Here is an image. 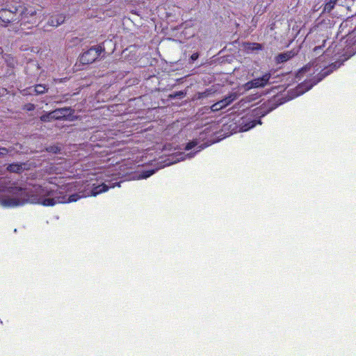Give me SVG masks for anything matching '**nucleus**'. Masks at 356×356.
I'll return each mask as SVG.
<instances>
[{"label": "nucleus", "mask_w": 356, "mask_h": 356, "mask_svg": "<svg viewBox=\"0 0 356 356\" xmlns=\"http://www.w3.org/2000/svg\"><path fill=\"white\" fill-rule=\"evenodd\" d=\"M115 184L106 185L102 184L98 186L92 184L90 190V184L81 181L65 183L59 186V192L55 191V197H49L44 199L42 203L44 206H54L56 204L76 202L81 197L96 196L106 192L110 188H114Z\"/></svg>", "instance_id": "nucleus-1"}, {"label": "nucleus", "mask_w": 356, "mask_h": 356, "mask_svg": "<svg viewBox=\"0 0 356 356\" xmlns=\"http://www.w3.org/2000/svg\"><path fill=\"white\" fill-rule=\"evenodd\" d=\"M8 191L10 195L6 196L0 200V204L4 207H15L24 205L26 203H38L44 205L42 202L49 197H55V191H47L38 200L30 199L28 196L27 191L19 187H9Z\"/></svg>", "instance_id": "nucleus-2"}, {"label": "nucleus", "mask_w": 356, "mask_h": 356, "mask_svg": "<svg viewBox=\"0 0 356 356\" xmlns=\"http://www.w3.org/2000/svg\"><path fill=\"white\" fill-rule=\"evenodd\" d=\"M19 13L20 17L19 21L21 26H26V24L33 26L38 23L37 12L34 8L19 6Z\"/></svg>", "instance_id": "nucleus-3"}, {"label": "nucleus", "mask_w": 356, "mask_h": 356, "mask_svg": "<svg viewBox=\"0 0 356 356\" xmlns=\"http://www.w3.org/2000/svg\"><path fill=\"white\" fill-rule=\"evenodd\" d=\"M19 10V6H13L11 9L2 8L0 10V19L7 26L11 22L18 19L17 13Z\"/></svg>", "instance_id": "nucleus-4"}, {"label": "nucleus", "mask_w": 356, "mask_h": 356, "mask_svg": "<svg viewBox=\"0 0 356 356\" xmlns=\"http://www.w3.org/2000/svg\"><path fill=\"white\" fill-rule=\"evenodd\" d=\"M270 76L271 75L270 73H266L260 78L254 79L247 82L244 84L243 88L245 90H249L255 88H263L268 85Z\"/></svg>", "instance_id": "nucleus-5"}, {"label": "nucleus", "mask_w": 356, "mask_h": 356, "mask_svg": "<svg viewBox=\"0 0 356 356\" xmlns=\"http://www.w3.org/2000/svg\"><path fill=\"white\" fill-rule=\"evenodd\" d=\"M98 58V54L93 49H90L84 52L81 58L80 61L83 64H90L93 63Z\"/></svg>", "instance_id": "nucleus-6"}, {"label": "nucleus", "mask_w": 356, "mask_h": 356, "mask_svg": "<svg viewBox=\"0 0 356 356\" xmlns=\"http://www.w3.org/2000/svg\"><path fill=\"white\" fill-rule=\"evenodd\" d=\"M53 118L54 120H61L72 115V110L70 108H61L52 111Z\"/></svg>", "instance_id": "nucleus-7"}, {"label": "nucleus", "mask_w": 356, "mask_h": 356, "mask_svg": "<svg viewBox=\"0 0 356 356\" xmlns=\"http://www.w3.org/2000/svg\"><path fill=\"white\" fill-rule=\"evenodd\" d=\"M65 21V16L63 15H57L52 16L48 23L50 26H58L63 24Z\"/></svg>", "instance_id": "nucleus-8"}, {"label": "nucleus", "mask_w": 356, "mask_h": 356, "mask_svg": "<svg viewBox=\"0 0 356 356\" xmlns=\"http://www.w3.org/2000/svg\"><path fill=\"white\" fill-rule=\"evenodd\" d=\"M329 73H330V72H329V71L324 72V73L321 75V76L319 79H318V80H317L316 81L314 82L312 84L309 85V86H307V88H306L304 90H302V88L303 87H305V86H307V83H304V84H302V85L299 86V87H298V90H299V92H299V93H302H302H304L305 91H307L308 90H309V89L313 86V85H314V84H316V83L319 82V81H320L323 78H324L325 76H326L327 75H328V74H329Z\"/></svg>", "instance_id": "nucleus-9"}, {"label": "nucleus", "mask_w": 356, "mask_h": 356, "mask_svg": "<svg viewBox=\"0 0 356 356\" xmlns=\"http://www.w3.org/2000/svg\"><path fill=\"white\" fill-rule=\"evenodd\" d=\"M295 54L296 53L293 51H288L286 53L280 54L277 56V61L278 63L285 62L294 56Z\"/></svg>", "instance_id": "nucleus-10"}, {"label": "nucleus", "mask_w": 356, "mask_h": 356, "mask_svg": "<svg viewBox=\"0 0 356 356\" xmlns=\"http://www.w3.org/2000/svg\"><path fill=\"white\" fill-rule=\"evenodd\" d=\"M226 106H227L226 104V101L222 99V100L213 104L211 106V109L212 111H220V110L225 108Z\"/></svg>", "instance_id": "nucleus-11"}, {"label": "nucleus", "mask_w": 356, "mask_h": 356, "mask_svg": "<svg viewBox=\"0 0 356 356\" xmlns=\"http://www.w3.org/2000/svg\"><path fill=\"white\" fill-rule=\"evenodd\" d=\"M24 165L22 164H18V163H14L10 164L7 167V170L12 172H20L24 170Z\"/></svg>", "instance_id": "nucleus-12"}, {"label": "nucleus", "mask_w": 356, "mask_h": 356, "mask_svg": "<svg viewBox=\"0 0 356 356\" xmlns=\"http://www.w3.org/2000/svg\"><path fill=\"white\" fill-rule=\"evenodd\" d=\"M257 123L261 124V122L260 120H257V121L253 120V121H251L248 124L243 125L241 127V131H248L251 128H253L254 127H255Z\"/></svg>", "instance_id": "nucleus-13"}, {"label": "nucleus", "mask_w": 356, "mask_h": 356, "mask_svg": "<svg viewBox=\"0 0 356 356\" xmlns=\"http://www.w3.org/2000/svg\"><path fill=\"white\" fill-rule=\"evenodd\" d=\"M337 0H329L325 5L324 10L330 12L334 7Z\"/></svg>", "instance_id": "nucleus-14"}, {"label": "nucleus", "mask_w": 356, "mask_h": 356, "mask_svg": "<svg viewBox=\"0 0 356 356\" xmlns=\"http://www.w3.org/2000/svg\"><path fill=\"white\" fill-rule=\"evenodd\" d=\"M237 98V94L236 92H232L227 96L223 100L226 101L227 106L229 105L233 101H234Z\"/></svg>", "instance_id": "nucleus-15"}, {"label": "nucleus", "mask_w": 356, "mask_h": 356, "mask_svg": "<svg viewBox=\"0 0 356 356\" xmlns=\"http://www.w3.org/2000/svg\"><path fill=\"white\" fill-rule=\"evenodd\" d=\"M40 120L42 122H49L52 120H54V118H53V112L51 111L42 115L40 116Z\"/></svg>", "instance_id": "nucleus-16"}, {"label": "nucleus", "mask_w": 356, "mask_h": 356, "mask_svg": "<svg viewBox=\"0 0 356 356\" xmlns=\"http://www.w3.org/2000/svg\"><path fill=\"white\" fill-rule=\"evenodd\" d=\"M47 90L45 86L39 84L35 86L34 91L36 94H43Z\"/></svg>", "instance_id": "nucleus-17"}, {"label": "nucleus", "mask_w": 356, "mask_h": 356, "mask_svg": "<svg viewBox=\"0 0 356 356\" xmlns=\"http://www.w3.org/2000/svg\"><path fill=\"white\" fill-rule=\"evenodd\" d=\"M154 172H155L154 170L145 171L139 175V178L140 179H146V178L150 177L151 175H152Z\"/></svg>", "instance_id": "nucleus-18"}, {"label": "nucleus", "mask_w": 356, "mask_h": 356, "mask_svg": "<svg viewBox=\"0 0 356 356\" xmlns=\"http://www.w3.org/2000/svg\"><path fill=\"white\" fill-rule=\"evenodd\" d=\"M348 40H350L353 44H356V28L349 34Z\"/></svg>", "instance_id": "nucleus-19"}, {"label": "nucleus", "mask_w": 356, "mask_h": 356, "mask_svg": "<svg viewBox=\"0 0 356 356\" xmlns=\"http://www.w3.org/2000/svg\"><path fill=\"white\" fill-rule=\"evenodd\" d=\"M193 156H194V154H184L181 153L178 155V156H179V157L177 159L176 161H183L185 159L186 156H188V158H191Z\"/></svg>", "instance_id": "nucleus-20"}, {"label": "nucleus", "mask_w": 356, "mask_h": 356, "mask_svg": "<svg viewBox=\"0 0 356 356\" xmlns=\"http://www.w3.org/2000/svg\"><path fill=\"white\" fill-rule=\"evenodd\" d=\"M197 143L196 141H191L186 145L185 149L186 150H189V149L193 148L194 147H195L197 145Z\"/></svg>", "instance_id": "nucleus-21"}, {"label": "nucleus", "mask_w": 356, "mask_h": 356, "mask_svg": "<svg viewBox=\"0 0 356 356\" xmlns=\"http://www.w3.org/2000/svg\"><path fill=\"white\" fill-rule=\"evenodd\" d=\"M24 109H26L28 111H31L35 109V105L33 104H28L24 106Z\"/></svg>", "instance_id": "nucleus-22"}, {"label": "nucleus", "mask_w": 356, "mask_h": 356, "mask_svg": "<svg viewBox=\"0 0 356 356\" xmlns=\"http://www.w3.org/2000/svg\"><path fill=\"white\" fill-rule=\"evenodd\" d=\"M261 48V44L258 43H254L252 44V47H248V49H260Z\"/></svg>", "instance_id": "nucleus-23"}, {"label": "nucleus", "mask_w": 356, "mask_h": 356, "mask_svg": "<svg viewBox=\"0 0 356 356\" xmlns=\"http://www.w3.org/2000/svg\"><path fill=\"white\" fill-rule=\"evenodd\" d=\"M92 49H95V51L97 53L98 56L100 55L101 52L102 51V49L101 47H93Z\"/></svg>", "instance_id": "nucleus-24"}, {"label": "nucleus", "mask_w": 356, "mask_h": 356, "mask_svg": "<svg viewBox=\"0 0 356 356\" xmlns=\"http://www.w3.org/2000/svg\"><path fill=\"white\" fill-rule=\"evenodd\" d=\"M8 153V150L6 148H0V156L6 155Z\"/></svg>", "instance_id": "nucleus-25"}, {"label": "nucleus", "mask_w": 356, "mask_h": 356, "mask_svg": "<svg viewBox=\"0 0 356 356\" xmlns=\"http://www.w3.org/2000/svg\"><path fill=\"white\" fill-rule=\"evenodd\" d=\"M198 58V54L197 53H194L191 55V58L193 60H196Z\"/></svg>", "instance_id": "nucleus-26"}]
</instances>
